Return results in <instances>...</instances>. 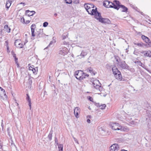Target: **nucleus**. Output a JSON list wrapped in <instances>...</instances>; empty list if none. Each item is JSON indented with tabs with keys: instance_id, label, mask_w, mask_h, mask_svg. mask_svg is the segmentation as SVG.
Returning <instances> with one entry per match:
<instances>
[{
	"instance_id": "f257e3e1",
	"label": "nucleus",
	"mask_w": 151,
	"mask_h": 151,
	"mask_svg": "<svg viewBox=\"0 0 151 151\" xmlns=\"http://www.w3.org/2000/svg\"><path fill=\"white\" fill-rule=\"evenodd\" d=\"M84 7L89 14L94 15V16L98 12L96 10V8L93 9L94 6L93 4H85Z\"/></svg>"
},
{
	"instance_id": "f03ea898",
	"label": "nucleus",
	"mask_w": 151,
	"mask_h": 151,
	"mask_svg": "<svg viewBox=\"0 0 151 151\" xmlns=\"http://www.w3.org/2000/svg\"><path fill=\"white\" fill-rule=\"evenodd\" d=\"M112 71L115 78L118 80L121 81L122 79V77L121 72L118 70L115 66L112 68Z\"/></svg>"
},
{
	"instance_id": "7ed1b4c3",
	"label": "nucleus",
	"mask_w": 151,
	"mask_h": 151,
	"mask_svg": "<svg viewBox=\"0 0 151 151\" xmlns=\"http://www.w3.org/2000/svg\"><path fill=\"white\" fill-rule=\"evenodd\" d=\"M95 18L98 20L100 22L104 23H109L110 22L109 20L107 19L102 18L100 14L98 12L95 16Z\"/></svg>"
},
{
	"instance_id": "20e7f679",
	"label": "nucleus",
	"mask_w": 151,
	"mask_h": 151,
	"mask_svg": "<svg viewBox=\"0 0 151 151\" xmlns=\"http://www.w3.org/2000/svg\"><path fill=\"white\" fill-rule=\"evenodd\" d=\"M75 76L77 79L79 80H82L85 78L84 73L81 70L76 71L75 73Z\"/></svg>"
},
{
	"instance_id": "39448f33",
	"label": "nucleus",
	"mask_w": 151,
	"mask_h": 151,
	"mask_svg": "<svg viewBox=\"0 0 151 151\" xmlns=\"http://www.w3.org/2000/svg\"><path fill=\"white\" fill-rule=\"evenodd\" d=\"M94 87L96 89L100 91H101L103 90V88L100 85V83L98 80L95 79L92 82Z\"/></svg>"
},
{
	"instance_id": "423d86ee",
	"label": "nucleus",
	"mask_w": 151,
	"mask_h": 151,
	"mask_svg": "<svg viewBox=\"0 0 151 151\" xmlns=\"http://www.w3.org/2000/svg\"><path fill=\"white\" fill-rule=\"evenodd\" d=\"M111 128L113 130L119 131L120 125L116 122L111 123L110 124Z\"/></svg>"
},
{
	"instance_id": "0eeeda50",
	"label": "nucleus",
	"mask_w": 151,
	"mask_h": 151,
	"mask_svg": "<svg viewBox=\"0 0 151 151\" xmlns=\"http://www.w3.org/2000/svg\"><path fill=\"white\" fill-rule=\"evenodd\" d=\"M68 52V49L65 47L60 48L59 51V54L60 55H66Z\"/></svg>"
},
{
	"instance_id": "6e6552de",
	"label": "nucleus",
	"mask_w": 151,
	"mask_h": 151,
	"mask_svg": "<svg viewBox=\"0 0 151 151\" xmlns=\"http://www.w3.org/2000/svg\"><path fill=\"white\" fill-rule=\"evenodd\" d=\"M0 97L3 99H6L7 96L6 95L5 90L0 87Z\"/></svg>"
},
{
	"instance_id": "1a4fd4ad",
	"label": "nucleus",
	"mask_w": 151,
	"mask_h": 151,
	"mask_svg": "<svg viewBox=\"0 0 151 151\" xmlns=\"http://www.w3.org/2000/svg\"><path fill=\"white\" fill-rule=\"evenodd\" d=\"M119 147L118 144H114L112 145L109 147L110 151H118Z\"/></svg>"
},
{
	"instance_id": "9d476101",
	"label": "nucleus",
	"mask_w": 151,
	"mask_h": 151,
	"mask_svg": "<svg viewBox=\"0 0 151 151\" xmlns=\"http://www.w3.org/2000/svg\"><path fill=\"white\" fill-rule=\"evenodd\" d=\"M141 53L145 57H151V51L150 50L142 51L141 52Z\"/></svg>"
},
{
	"instance_id": "9b49d317",
	"label": "nucleus",
	"mask_w": 151,
	"mask_h": 151,
	"mask_svg": "<svg viewBox=\"0 0 151 151\" xmlns=\"http://www.w3.org/2000/svg\"><path fill=\"white\" fill-rule=\"evenodd\" d=\"M120 66L123 69H128V66L124 61H122L119 63Z\"/></svg>"
},
{
	"instance_id": "f8f14e48",
	"label": "nucleus",
	"mask_w": 151,
	"mask_h": 151,
	"mask_svg": "<svg viewBox=\"0 0 151 151\" xmlns=\"http://www.w3.org/2000/svg\"><path fill=\"white\" fill-rule=\"evenodd\" d=\"M29 71H32L33 74L35 75H36L37 74L38 72L37 67L34 68L33 67L30 66L29 67Z\"/></svg>"
},
{
	"instance_id": "ddd939ff",
	"label": "nucleus",
	"mask_w": 151,
	"mask_h": 151,
	"mask_svg": "<svg viewBox=\"0 0 151 151\" xmlns=\"http://www.w3.org/2000/svg\"><path fill=\"white\" fill-rule=\"evenodd\" d=\"M114 8L118 10L120 7V6L121 5L120 4V3L119 1L115 0L114 1Z\"/></svg>"
},
{
	"instance_id": "4468645a",
	"label": "nucleus",
	"mask_w": 151,
	"mask_h": 151,
	"mask_svg": "<svg viewBox=\"0 0 151 151\" xmlns=\"http://www.w3.org/2000/svg\"><path fill=\"white\" fill-rule=\"evenodd\" d=\"M80 109L78 107H76L74 109V113L75 116L78 118L79 117L78 116V114L80 113Z\"/></svg>"
},
{
	"instance_id": "2eb2a0df",
	"label": "nucleus",
	"mask_w": 151,
	"mask_h": 151,
	"mask_svg": "<svg viewBox=\"0 0 151 151\" xmlns=\"http://www.w3.org/2000/svg\"><path fill=\"white\" fill-rule=\"evenodd\" d=\"M129 129L128 127L127 126H123L120 125L119 131L120 132H127L129 131Z\"/></svg>"
},
{
	"instance_id": "dca6fc26",
	"label": "nucleus",
	"mask_w": 151,
	"mask_h": 151,
	"mask_svg": "<svg viewBox=\"0 0 151 151\" xmlns=\"http://www.w3.org/2000/svg\"><path fill=\"white\" fill-rule=\"evenodd\" d=\"M36 27V26L35 24H32L31 27V34L32 36V37H34L35 36V29Z\"/></svg>"
},
{
	"instance_id": "f3484780",
	"label": "nucleus",
	"mask_w": 151,
	"mask_h": 151,
	"mask_svg": "<svg viewBox=\"0 0 151 151\" xmlns=\"http://www.w3.org/2000/svg\"><path fill=\"white\" fill-rule=\"evenodd\" d=\"M87 54V52L84 50L82 51L81 54L80 55L77 56V57H79L80 58H84Z\"/></svg>"
},
{
	"instance_id": "a211bd4d",
	"label": "nucleus",
	"mask_w": 151,
	"mask_h": 151,
	"mask_svg": "<svg viewBox=\"0 0 151 151\" xmlns=\"http://www.w3.org/2000/svg\"><path fill=\"white\" fill-rule=\"evenodd\" d=\"M96 105L100 109H104L105 108L106 106V105L105 104H104L102 105H100V104L99 103H96Z\"/></svg>"
},
{
	"instance_id": "6ab92c4d",
	"label": "nucleus",
	"mask_w": 151,
	"mask_h": 151,
	"mask_svg": "<svg viewBox=\"0 0 151 151\" xmlns=\"http://www.w3.org/2000/svg\"><path fill=\"white\" fill-rule=\"evenodd\" d=\"M142 38L146 43L149 42L150 40L148 37L143 35L142 36Z\"/></svg>"
},
{
	"instance_id": "aec40b11",
	"label": "nucleus",
	"mask_w": 151,
	"mask_h": 151,
	"mask_svg": "<svg viewBox=\"0 0 151 151\" xmlns=\"http://www.w3.org/2000/svg\"><path fill=\"white\" fill-rule=\"evenodd\" d=\"M4 28L5 31L8 33H9L10 32L11 29L7 25H5L4 27Z\"/></svg>"
},
{
	"instance_id": "412c9836",
	"label": "nucleus",
	"mask_w": 151,
	"mask_h": 151,
	"mask_svg": "<svg viewBox=\"0 0 151 151\" xmlns=\"http://www.w3.org/2000/svg\"><path fill=\"white\" fill-rule=\"evenodd\" d=\"M11 4V1L9 0H7L6 4V8L8 9L10 6Z\"/></svg>"
},
{
	"instance_id": "4be33fe9",
	"label": "nucleus",
	"mask_w": 151,
	"mask_h": 151,
	"mask_svg": "<svg viewBox=\"0 0 151 151\" xmlns=\"http://www.w3.org/2000/svg\"><path fill=\"white\" fill-rule=\"evenodd\" d=\"M57 145L58 146V151H63V145L62 144H58V142H57Z\"/></svg>"
},
{
	"instance_id": "5701e85b",
	"label": "nucleus",
	"mask_w": 151,
	"mask_h": 151,
	"mask_svg": "<svg viewBox=\"0 0 151 151\" xmlns=\"http://www.w3.org/2000/svg\"><path fill=\"white\" fill-rule=\"evenodd\" d=\"M27 100L29 102V105L30 107V109H31V100L29 97L28 96V94H27Z\"/></svg>"
},
{
	"instance_id": "b1692460",
	"label": "nucleus",
	"mask_w": 151,
	"mask_h": 151,
	"mask_svg": "<svg viewBox=\"0 0 151 151\" xmlns=\"http://www.w3.org/2000/svg\"><path fill=\"white\" fill-rule=\"evenodd\" d=\"M119 8H121L122 9V12H127L128 10V9L127 7L122 5L120 6V7H119Z\"/></svg>"
},
{
	"instance_id": "393cba45",
	"label": "nucleus",
	"mask_w": 151,
	"mask_h": 151,
	"mask_svg": "<svg viewBox=\"0 0 151 151\" xmlns=\"http://www.w3.org/2000/svg\"><path fill=\"white\" fill-rule=\"evenodd\" d=\"M12 54V55L13 57L15 59V61L16 63H17L18 62V59L16 58V54L14 53V52L13 51L11 52Z\"/></svg>"
},
{
	"instance_id": "a878e982",
	"label": "nucleus",
	"mask_w": 151,
	"mask_h": 151,
	"mask_svg": "<svg viewBox=\"0 0 151 151\" xmlns=\"http://www.w3.org/2000/svg\"><path fill=\"white\" fill-rule=\"evenodd\" d=\"M109 1H108L106 0L104 1L103 2L104 6L107 8V6H109Z\"/></svg>"
},
{
	"instance_id": "bb28decb",
	"label": "nucleus",
	"mask_w": 151,
	"mask_h": 151,
	"mask_svg": "<svg viewBox=\"0 0 151 151\" xmlns=\"http://www.w3.org/2000/svg\"><path fill=\"white\" fill-rule=\"evenodd\" d=\"M109 6H107V8H114V3H112L111 2L109 1Z\"/></svg>"
},
{
	"instance_id": "cd10ccee",
	"label": "nucleus",
	"mask_w": 151,
	"mask_h": 151,
	"mask_svg": "<svg viewBox=\"0 0 151 151\" xmlns=\"http://www.w3.org/2000/svg\"><path fill=\"white\" fill-rule=\"evenodd\" d=\"M130 124L131 125L134 127L137 125V123L134 121H131L130 122Z\"/></svg>"
},
{
	"instance_id": "c85d7f7f",
	"label": "nucleus",
	"mask_w": 151,
	"mask_h": 151,
	"mask_svg": "<svg viewBox=\"0 0 151 151\" xmlns=\"http://www.w3.org/2000/svg\"><path fill=\"white\" fill-rule=\"evenodd\" d=\"M52 132H50L48 136V137L50 140H51L52 139Z\"/></svg>"
},
{
	"instance_id": "c756f323",
	"label": "nucleus",
	"mask_w": 151,
	"mask_h": 151,
	"mask_svg": "<svg viewBox=\"0 0 151 151\" xmlns=\"http://www.w3.org/2000/svg\"><path fill=\"white\" fill-rule=\"evenodd\" d=\"M20 41L19 40H16L14 43L15 45L17 47L18 45L20 44Z\"/></svg>"
},
{
	"instance_id": "7c9ffc66",
	"label": "nucleus",
	"mask_w": 151,
	"mask_h": 151,
	"mask_svg": "<svg viewBox=\"0 0 151 151\" xmlns=\"http://www.w3.org/2000/svg\"><path fill=\"white\" fill-rule=\"evenodd\" d=\"M134 43L135 45H136L139 47H142L143 46V44L142 43Z\"/></svg>"
},
{
	"instance_id": "2f4dec72",
	"label": "nucleus",
	"mask_w": 151,
	"mask_h": 151,
	"mask_svg": "<svg viewBox=\"0 0 151 151\" xmlns=\"http://www.w3.org/2000/svg\"><path fill=\"white\" fill-rule=\"evenodd\" d=\"M87 98L88 100H89L90 101L93 102V99L90 96H88L87 97Z\"/></svg>"
},
{
	"instance_id": "473e14b6",
	"label": "nucleus",
	"mask_w": 151,
	"mask_h": 151,
	"mask_svg": "<svg viewBox=\"0 0 151 151\" xmlns=\"http://www.w3.org/2000/svg\"><path fill=\"white\" fill-rule=\"evenodd\" d=\"M79 0H73V3L76 4H78L79 3Z\"/></svg>"
},
{
	"instance_id": "72a5a7b5",
	"label": "nucleus",
	"mask_w": 151,
	"mask_h": 151,
	"mask_svg": "<svg viewBox=\"0 0 151 151\" xmlns=\"http://www.w3.org/2000/svg\"><path fill=\"white\" fill-rule=\"evenodd\" d=\"M67 37H68V35H64V34L63 35H62V38L63 40H64Z\"/></svg>"
},
{
	"instance_id": "f704fd0d",
	"label": "nucleus",
	"mask_w": 151,
	"mask_h": 151,
	"mask_svg": "<svg viewBox=\"0 0 151 151\" xmlns=\"http://www.w3.org/2000/svg\"><path fill=\"white\" fill-rule=\"evenodd\" d=\"M48 24V23L47 22H44L43 24V26L44 27H47Z\"/></svg>"
},
{
	"instance_id": "c9c22d12",
	"label": "nucleus",
	"mask_w": 151,
	"mask_h": 151,
	"mask_svg": "<svg viewBox=\"0 0 151 151\" xmlns=\"http://www.w3.org/2000/svg\"><path fill=\"white\" fill-rule=\"evenodd\" d=\"M86 71L87 72H89L90 73H91L92 72V69L91 68H90L86 69Z\"/></svg>"
},
{
	"instance_id": "e433bc0d",
	"label": "nucleus",
	"mask_w": 151,
	"mask_h": 151,
	"mask_svg": "<svg viewBox=\"0 0 151 151\" xmlns=\"http://www.w3.org/2000/svg\"><path fill=\"white\" fill-rule=\"evenodd\" d=\"M73 138L74 140V141L75 142L77 143L78 144V140L75 137H74L73 136Z\"/></svg>"
},
{
	"instance_id": "4c0bfd02",
	"label": "nucleus",
	"mask_w": 151,
	"mask_h": 151,
	"mask_svg": "<svg viewBox=\"0 0 151 151\" xmlns=\"http://www.w3.org/2000/svg\"><path fill=\"white\" fill-rule=\"evenodd\" d=\"M21 22L23 24H25V19L23 17L21 18Z\"/></svg>"
},
{
	"instance_id": "58836bf2",
	"label": "nucleus",
	"mask_w": 151,
	"mask_h": 151,
	"mask_svg": "<svg viewBox=\"0 0 151 151\" xmlns=\"http://www.w3.org/2000/svg\"><path fill=\"white\" fill-rule=\"evenodd\" d=\"M31 78L30 77H29V83L30 85L32 83V80L31 79Z\"/></svg>"
},
{
	"instance_id": "ea45409f",
	"label": "nucleus",
	"mask_w": 151,
	"mask_h": 151,
	"mask_svg": "<svg viewBox=\"0 0 151 151\" xmlns=\"http://www.w3.org/2000/svg\"><path fill=\"white\" fill-rule=\"evenodd\" d=\"M3 145L1 143H0V151H2L3 150Z\"/></svg>"
},
{
	"instance_id": "a19ab883",
	"label": "nucleus",
	"mask_w": 151,
	"mask_h": 151,
	"mask_svg": "<svg viewBox=\"0 0 151 151\" xmlns=\"http://www.w3.org/2000/svg\"><path fill=\"white\" fill-rule=\"evenodd\" d=\"M22 44H21V43L20 42V44H19V45H18L17 47L20 48H22Z\"/></svg>"
},
{
	"instance_id": "79ce46f5",
	"label": "nucleus",
	"mask_w": 151,
	"mask_h": 151,
	"mask_svg": "<svg viewBox=\"0 0 151 151\" xmlns=\"http://www.w3.org/2000/svg\"><path fill=\"white\" fill-rule=\"evenodd\" d=\"M68 43V42L65 41H63L62 42V44L64 45H67Z\"/></svg>"
},
{
	"instance_id": "37998d69",
	"label": "nucleus",
	"mask_w": 151,
	"mask_h": 151,
	"mask_svg": "<svg viewBox=\"0 0 151 151\" xmlns=\"http://www.w3.org/2000/svg\"><path fill=\"white\" fill-rule=\"evenodd\" d=\"M92 118V116L91 115H88L86 117V118L87 119H90Z\"/></svg>"
},
{
	"instance_id": "c03bdc74",
	"label": "nucleus",
	"mask_w": 151,
	"mask_h": 151,
	"mask_svg": "<svg viewBox=\"0 0 151 151\" xmlns=\"http://www.w3.org/2000/svg\"><path fill=\"white\" fill-rule=\"evenodd\" d=\"M147 126L149 129L151 128V124L148 123Z\"/></svg>"
},
{
	"instance_id": "a18cd8bd",
	"label": "nucleus",
	"mask_w": 151,
	"mask_h": 151,
	"mask_svg": "<svg viewBox=\"0 0 151 151\" xmlns=\"http://www.w3.org/2000/svg\"><path fill=\"white\" fill-rule=\"evenodd\" d=\"M30 22V21L29 20H27L26 22H25V24H28V23H29Z\"/></svg>"
},
{
	"instance_id": "49530a36",
	"label": "nucleus",
	"mask_w": 151,
	"mask_h": 151,
	"mask_svg": "<svg viewBox=\"0 0 151 151\" xmlns=\"http://www.w3.org/2000/svg\"><path fill=\"white\" fill-rule=\"evenodd\" d=\"M87 122L88 123H91V121L89 119H87Z\"/></svg>"
},
{
	"instance_id": "de8ad7c7",
	"label": "nucleus",
	"mask_w": 151,
	"mask_h": 151,
	"mask_svg": "<svg viewBox=\"0 0 151 151\" xmlns=\"http://www.w3.org/2000/svg\"><path fill=\"white\" fill-rule=\"evenodd\" d=\"M53 43V41H51L50 43V44H49V45H48V46H51V45H52V44Z\"/></svg>"
},
{
	"instance_id": "09e8293b",
	"label": "nucleus",
	"mask_w": 151,
	"mask_h": 151,
	"mask_svg": "<svg viewBox=\"0 0 151 151\" xmlns=\"http://www.w3.org/2000/svg\"><path fill=\"white\" fill-rule=\"evenodd\" d=\"M14 104L16 106H17V107L18 106V104L17 103V102H15L14 103Z\"/></svg>"
},
{
	"instance_id": "8fccbe9b",
	"label": "nucleus",
	"mask_w": 151,
	"mask_h": 151,
	"mask_svg": "<svg viewBox=\"0 0 151 151\" xmlns=\"http://www.w3.org/2000/svg\"><path fill=\"white\" fill-rule=\"evenodd\" d=\"M84 74L85 75V78L86 77V76H87V77H88V76H89V75L88 74H87L86 73H84Z\"/></svg>"
},
{
	"instance_id": "3c124183",
	"label": "nucleus",
	"mask_w": 151,
	"mask_h": 151,
	"mask_svg": "<svg viewBox=\"0 0 151 151\" xmlns=\"http://www.w3.org/2000/svg\"><path fill=\"white\" fill-rule=\"evenodd\" d=\"M28 42V41L27 39H25V41L24 42V44L25 45L27 42Z\"/></svg>"
},
{
	"instance_id": "603ef678",
	"label": "nucleus",
	"mask_w": 151,
	"mask_h": 151,
	"mask_svg": "<svg viewBox=\"0 0 151 151\" xmlns=\"http://www.w3.org/2000/svg\"><path fill=\"white\" fill-rule=\"evenodd\" d=\"M31 12L32 13V14L30 15L31 16L33 14L35 13V12L34 11H32Z\"/></svg>"
},
{
	"instance_id": "864d4df0",
	"label": "nucleus",
	"mask_w": 151,
	"mask_h": 151,
	"mask_svg": "<svg viewBox=\"0 0 151 151\" xmlns=\"http://www.w3.org/2000/svg\"><path fill=\"white\" fill-rule=\"evenodd\" d=\"M20 4H23V6H24L25 5V4L24 3L21 2L20 3Z\"/></svg>"
},
{
	"instance_id": "5fc2aeb1",
	"label": "nucleus",
	"mask_w": 151,
	"mask_h": 151,
	"mask_svg": "<svg viewBox=\"0 0 151 151\" xmlns=\"http://www.w3.org/2000/svg\"><path fill=\"white\" fill-rule=\"evenodd\" d=\"M7 50H8H8H9V47L8 46H7Z\"/></svg>"
},
{
	"instance_id": "6e6d98bb",
	"label": "nucleus",
	"mask_w": 151,
	"mask_h": 151,
	"mask_svg": "<svg viewBox=\"0 0 151 151\" xmlns=\"http://www.w3.org/2000/svg\"><path fill=\"white\" fill-rule=\"evenodd\" d=\"M55 142L56 143V144H57V143L58 142V141H57L56 140L55 141Z\"/></svg>"
},
{
	"instance_id": "4d7b16f0",
	"label": "nucleus",
	"mask_w": 151,
	"mask_h": 151,
	"mask_svg": "<svg viewBox=\"0 0 151 151\" xmlns=\"http://www.w3.org/2000/svg\"><path fill=\"white\" fill-rule=\"evenodd\" d=\"M5 42L7 44V41H5Z\"/></svg>"
},
{
	"instance_id": "13d9d810",
	"label": "nucleus",
	"mask_w": 151,
	"mask_h": 151,
	"mask_svg": "<svg viewBox=\"0 0 151 151\" xmlns=\"http://www.w3.org/2000/svg\"><path fill=\"white\" fill-rule=\"evenodd\" d=\"M57 14H55V16H57Z\"/></svg>"
},
{
	"instance_id": "bf43d9fd",
	"label": "nucleus",
	"mask_w": 151,
	"mask_h": 151,
	"mask_svg": "<svg viewBox=\"0 0 151 151\" xmlns=\"http://www.w3.org/2000/svg\"><path fill=\"white\" fill-rule=\"evenodd\" d=\"M140 64H141V65H140L142 66H142V63H140Z\"/></svg>"
},
{
	"instance_id": "052dcab7",
	"label": "nucleus",
	"mask_w": 151,
	"mask_h": 151,
	"mask_svg": "<svg viewBox=\"0 0 151 151\" xmlns=\"http://www.w3.org/2000/svg\"><path fill=\"white\" fill-rule=\"evenodd\" d=\"M146 16L147 17H148L146 15Z\"/></svg>"
},
{
	"instance_id": "680f3d73",
	"label": "nucleus",
	"mask_w": 151,
	"mask_h": 151,
	"mask_svg": "<svg viewBox=\"0 0 151 151\" xmlns=\"http://www.w3.org/2000/svg\"><path fill=\"white\" fill-rule=\"evenodd\" d=\"M25 35L26 36H27V34H25Z\"/></svg>"
}]
</instances>
